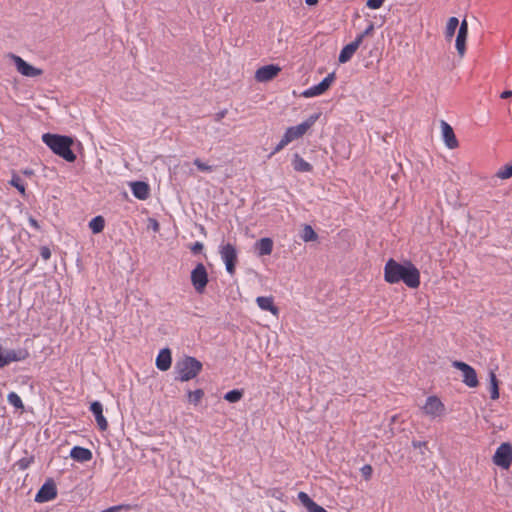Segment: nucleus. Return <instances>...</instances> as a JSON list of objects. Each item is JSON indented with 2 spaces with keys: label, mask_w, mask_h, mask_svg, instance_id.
Masks as SVG:
<instances>
[{
  "label": "nucleus",
  "mask_w": 512,
  "mask_h": 512,
  "mask_svg": "<svg viewBox=\"0 0 512 512\" xmlns=\"http://www.w3.org/2000/svg\"><path fill=\"white\" fill-rule=\"evenodd\" d=\"M384 280L389 284L403 282L409 288L415 289L420 285V272L411 261L399 263L390 258L384 266Z\"/></svg>",
  "instance_id": "nucleus-1"
},
{
  "label": "nucleus",
  "mask_w": 512,
  "mask_h": 512,
  "mask_svg": "<svg viewBox=\"0 0 512 512\" xmlns=\"http://www.w3.org/2000/svg\"><path fill=\"white\" fill-rule=\"evenodd\" d=\"M42 141L53 151V153L60 156L64 160L68 162L75 161L76 155L71 150L73 141L70 137L45 133L42 135Z\"/></svg>",
  "instance_id": "nucleus-2"
},
{
  "label": "nucleus",
  "mask_w": 512,
  "mask_h": 512,
  "mask_svg": "<svg viewBox=\"0 0 512 512\" xmlns=\"http://www.w3.org/2000/svg\"><path fill=\"white\" fill-rule=\"evenodd\" d=\"M202 370V363L192 356H185L175 364L176 380L186 382L194 379Z\"/></svg>",
  "instance_id": "nucleus-3"
},
{
  "label": "nucleus",
  "mask_w": 512,
  "mask_h": 512,
  "mask_svg": "<svg viewBox=\"0 0 512 512\" xmlns=\"http://www.w3.org/2000/svg\"><path fill=\"white\" fill-rule=\"evenodd\" d=\"M219 254L225 264L227 273L231 276L234 275L238 257L236 247L231 243H222L219 246Z\"/></svg>",
  "instance_id": "nucleus-4"
},
{
  "label": "nucleus",
  "mask_w": 512,
  "mask_h": 512,
  "mask_svg": "<svg viewBox=\"0 0 512 512\" xmlns=\"http://www.w3.org/2000/svg\"><path fill=\"white\" fill-rule=\"evenodd\" d=\"M318 118L319 114H313L302 123L296 126L288 127L284 133V136L287 138L289 142H292L302 137L307 132V130L314 125Z\"/></svg>",
  "instance_id": "nucleus-5"
},
{
  "label": "nucleus",
  "mask_w": 512,
  "mask_h": 512,
  "mask_svg": "<svg viewBox=\"0 0 512 512\" xmlns=\"http://www.w3.org/2000/svg\"><path fill=\"white\" fill-rule=\"evenodd\" d=\"M190 278L195 291L202 294L208 283V273L205 266L202 263H198L191 271Z\"/></svg>",
  "instance_id": "nucleus-6"
},
{
  "label": "nucleus",
  "mask_w": 512,
  "mask_h": 512,
  "mask_svg": "<svg viewBox=\"0 0 512 512\" xmlns=\"http://www.w3.org/2000/svg\"><path fill=\"white\" fill-rule=\"evenodd\" d=\"M422 409L424 414L432 420L445 414V405L437 396L427 397Z\"/></svg>",
  "instance_id": "nucleus-7"
},
{
  "label": "nucleus",
  "mask_w": 512,
  "mask_h": 512,
  "mask_svg": "<svg viewBox=\"0 0 512 512\" xmlns=\"http://www.w3.org/2000/svg\"><path fill=\"white\" fill-rule=\"evenodd\" d=\"M493 463L502 469H508L512 463V446L502 443L493 455Z\"/></svg>",
  "instance_id": "nucleus-8"
},
{
  "label": "nucleus",
  "mask_w": 512,
  "mask_h": 512,
  "mask_svg": "<svg viewBox=\"0 0 512 512\" xmlns=\"http://www.w3.org/2000/svg\"><path fill=\"white\" fill-rule=\"evenodd\" d=\"M452 366L462 372V381L470 388L478 385V378L475 369L462 361H454Z\"/></svg>",
  "instance_id": "nucleus-9"
},
{
  "label": "nucleus",
  "mask_w": 512,
  "mask_h": 512,
  "mask_svg": "<svg viewBox=\"0 0 512 512\" xmlns=\"http://www.w3.org/2000/svg\"><path fill=\"white\" fill-rule=\"evenodd\" d=\"M29 356V352L26 349H11L4 350L0 346V368L10 364L11 362L23 361Z\"/></svg>",
  "instance_id": "nucleus-10"
},
{
  "label": "nucleus",
  "mask_w": 512,
  "mask_h": 512,
  "mask_svg": "<svg viewBox=\"0 0 512 512\" xmlns=\"http://www.w3.org/2000/svg\"><path fill=\"white\" fill-rule=\"evenodd\" d=\"M335 80V73H329L320 83L313 85L302 92V96L305 98H312L322 95L326 92L333 81Z\"/></svg>",
  "instance_id": "nucleus-11"
},
{
  "label": "nucleus",
  "mask_w": 512,
  "mask_h": 512,
  "mask_svg": "<svg viewBox=\"0 0 512 512\" xmlns=\"http://www.w3.org/2000/svg\"><path fill=\"white\" fill-rule=\"evenodd\" d=\"M10 58L13 61L17 71L26 77H37L42 75L43 71L37 67L30 65L20 56L15 54H10Z\"/></svg>",
  "instance_id": "nucleus-12"
},
{
  "label": "nucleus",
  "mask_w": 512,
  "mask_h": 512,
  "mask_svg": "<svg viewBox=\"0 0 512 512\" xmlns=\"http://www.w3.org/2000/svg\"><path fill=\"white\" fill-rule=\"evenodd\" d=\"M281 68L275 64H269L258 68L255 72V79L260 83H265L275 78Z\"/></svg>",
  "instance_id": "nucleus-13"
},
{
  "label": "nucleus",
  "mask_w": 512,
  "mask_h": 512,
  "mask_svg": "<svg viewBox=\"0 0 512 512\" xmlns=\"http://www.w3.org/2000/svg\"><path fill=\"white\" fill-rule=\"evenodd\" d=\"M57 496V489L52 481L45 482L35 495V501L44 503L53 500Z\"/></svg>",
  "instance_id": "nucleus-14"
},
{
  "label": "nucleus",
  "mask_w": 512,
  "mask_h": 512,
  "mask_svg": "<svg viewBox=\"0 0 512 512\" xmlns=\"http://www.w3.org/2000/svg\"><path fill=\"white\" fill-rule=\"evenodd\" d=\"M90 411L94 415L98 428L105 431L108 428V422L103 414V405L99 401H94L90 405Z\"/></svg>",
  "instance_id": "nucleus-15"
},
{
  "label": "nucleus",
  "mask_w": 512,
  "mask_h": 512,
  "mask_svg": "<svg viewBox=\"0 0 512 512\" xmlns=\"http://www.w3.org/2000/svg\"><path fill=\"white\" fill-rule=\"evenodd\" d=\"M441 128H442V136L443 140L446 144V146L449 149H454L458 147V140L455 136V133L452 129V127L445 121L441 122Z\"/></svg>",
  "instance_id": "nucleus-16"
},
{
  "label": "nucleus",
  "mask_w": 512,
  "mask_h": 512,
  "mask_svg": "<svg viewBox=\"0 0 512 512\" xmlns=\"http://www.w3.org/2000/svg\"><path fill=\"white\" fill-rule=\"evenodd\" d=\"M298 500L306 508L307 512H327L325 508L318 505L306 492H299Z\"/></svg>",
  "instance_id": "nucleus-17"
},
{
  "label": "nucleus",
  "mask_w": 512,
  "mask_h": 512,
  "mask_svg": "<svg viewBox=\"0 0 512 512\" xmlns=\"http://www.w3.org/2000/svg\"><path fill=\"white\" fill-rule=\"evenodd\" d=\"M70 457L77 462L85 463L93 458V454L88 448L74 446L70 451Z\"/></svg>",
  "instance_id": "nucleus-18"
},
{
  "label": "nucleus",
  "mask_w": 512,
  "mask_h": 512,
  "mask_svg": "<svg viewBox=\"0 0 512 512\" xmlns=\"http://www.w3.org/2000/svg\"><path fill=\"white\" fill-rule=\"evenodd\" d=\"M131 192L139 200H145L149 197V185L143 181H134L130 183Z\"/></svg>",
  "instance_id": "nucleus-19"
},
{
  "label": "nucleus",
  "mask_w": 512,
  "mask_h": 512,
  "mask_svg": "<svg viewBox=\"0 0 512 512\" xmlns=\"http://www.w3.org/2000/svg\"><path fill=\"white\" fill-rule=\"evenodd\" d=\"M256 303L261 310L269 311L274 316L279 315V309L277 306H275L272 296H258L256 298Z\"/></svg>",
  "instance_id": "nucleus-20"
},
{
  "label": "nucleus",
  "mask_w": 512,
  "mask_h": 512,
  "mask_svg": "<svg viewBox=\"0 0 512 512\" xmlns=\"http://www.w3.org/2000/svg\"><path fill=\"white\" fill-rule=\"evenodd\" d=\"M172 364L171 351L168 348L161 349L156 357V367L160 371H167Z\"/></svg>",
  "instance_id": "nucleus-21"
},
{
  "label": "nucleus",
  "mask_w": 512,
  "mask_h": 512,
  "mask_svg": "<svg viewBox=\"0 0 512 512\" xmlns=\"http://www.w3.org/2000/svg\"><path fill=\"white\" fill-rule=\"evenodd\" d=\"M255 249L259 256L270 255L273 250V241L271 238L264 237L255 243Z\"/></svg>",
  "instance_id": "nucleus-22"
},
{
  "label": "nucleus",
  "mask_w": 512,
  "mask_h": 512,
  "mask_svg": "<svg viewBox=\"0 0 512 512\" xmlns=\"http://www.w3.org/2000/svg\"><path fill=\"white\" fill-rule=\"evenodd\" d=\"M292 165L297 172H311L313 170L312 165L304 160L299 154H294Z\"/></svg>",
  "instance_id": "nucleus-23"
},
{
  "label": "nucleus",
  "mask_w": 512,
  "mask_h": 512,
  "mask_svg": "<svg viewBox=\"0 0 512 512\" xmlns=\"http://www.w3.org/2000/svg\"><path fill=\"white\" fill-rule=\"evenodd\" d=\"M356 50L357 49L351 43L345 45L340 51L338 61L342 64L348 62L353 57Z\"/></svg>",
  "instance_id": "nucleus-24"
},
{
  "label": "nucleus",
  "mask_w": 512,
  "mask_h": 512,
  "mask_svg": "<svg viewBox=\"0 0 512 512\" xmlns=\"http://www.w3.org/2000/svg\"><path fill=\"white\" fill-rule=\"evenodd\" d=\"M459 25V20L456 17H450L446 24L445 38L451 40L455 34V31Z\"/></svg>",
  "instance_id": "nucleus-25"
},
{
  "label": "nucleus",
  "mask_w": 512,
  "mask_h": 512,
  "mask_svg": "<svg viewBox=\"0 0 512 512\" xmlns=\"http://www.w3.org/2000/svg\"><path fill=\"white\" fill-rule=\"evenodd\" d=\"M105 226V220L102 216H96L89 222V228L94 234H98L103 231Z\"/></svg>",
  "instance_id": "nucleus-26"
},
{
  "label": "nucleus",
  "mask_w": 512,
  "mask_h": 512,
  "mask_svg": "<svg viewBox=\"0 0 512 512\" xmlns=\"http://www.w3.org/2000/svg\"><path fill=\"white\" fill-rule=\"evenodd\" d=\"M489 382H490V397L493 400L499 398V388H498V380L496 374L491 371L489 373Z\"/></svg>",
  "instance_id": "nucleus-27"
},
{
  "label": "nucleus",
  "mask_w": 512,
  "mask_h": 512,
  "mask_svg": "<svg viewBox=\"0 0 512 512\" xmlns=\"http://www.w3.org/2000/svg\"><path fill=\"white\" fill-rule=\"evenodd\" d=\"M467 36L468 35L460 34V33H457V36H456L455 47H456V50L461 58L465 55V52H466Z\"/></svg>",
  "instance_id": "nucleus-28"
},
{
  "label": "nucleus",
  "mask_w": 512,
  "mask_h": 512,
  "mask_svg": "<svg viewBox=\"0 0 512 512\" xmlns=\"http://www.w3.org/2000/svg\"><path fill=\"white\" fill-rule=\"evenodd\" d=\"M301 238L304 242H310L317 240L318 236L310 225H305L301 233Z\"/></svg>",
  "instance_id": "nucleus-29"
},
{
  "label": "nucleus",
  "mask_w": 512,
  "mask_h": 512,
  "mask_svg": "<svg viewBox=\"0 0 512 512\" xmlns=\"http://www.w3.org/2000/svg\"><path fill=\"white\" fill-rule=\"evenodd\" d=\"M204 396L202 389H196L194 391H188V401L193 405H198Z\"/></svg>",
  "instance_id": "nucleus-30"
},
{
  "label": "nucleus",
  "mask_w": 512,
  "mask_h": 512,
  "mask_svg": "<svg viewBox=\"0 0 512 512\" xmlns=\"http://www.w3.org/2000/svg\"><path fill=\"white\" fill-rule=\"evenodd\" d=\"M242 396H243V392L241 390L233 389V390L228 391L224 395V399L230 403H236L242 398Z\"/></svg>",
  "instance_id": "nucleus-31"
},
{
  "label": "nucleus",
  "mask_w": 512,
  "mask_h": 512,
  "mask_svg": "<svg viewBox=\"0 0 512 512\" xmlns=\"http://www.w3.org/2000/svg\"><path fill=\"white\" fill-rule=\"evenodd\" d=\"M10 184L15 187L22 195H25V184L20 176L14 174L10 180Z\"/></svg>",
  "instance_id": "nucleus-32"
},
{
  "label": "nucleus",
  "mask_w": 512,
  "mask_h": 512,
  "mask_svg": "<svg viewBox=\"0 0 512 512\" xmlns=\"http://www.w3.org/2000/svg\"><path fill=\"white\" fill-rule=\"evenodd\" d=\"M7 400L9 402V404H11L12 406H14L15 408H23V402H22V399L21 397L15 393V392H10L8 395H7Z\"/></svg>",
  "instance_id": "nucleus-33"
},
{
  "label": "nucleus",
  "mask_w": 512,
  "mask_h": 512,
  "mask_svg": "<svg viewBox=\"0 0 512 512\" xmlns=\"http://www.w3.org/2000/svg\"><path fill=\"white\" fill-rule=\"evenodd\" d=\"M496 176L500 179H508V178L512 177V163L501 167L497 171Z\"/></svg>",
  "instance_id": "nucleus-34"
},
{
  "label": "nucleus",
  "mask_w": 512,
  "mask_h": 512,
  "mask_svg": "<svg viewBox=\"0 0 512 512\" xmlns=\"http://www.w3.org/2000/svg\"><path fill=\"white\" fill-rule=\"evenodd\" d=\"M194 165L201 171H204V172H212L213 171V166L211 165H208L204 162H202L200 159H195L194 160Z\"/></svg>",
  "instance_id": "nucleus-35"
},
{
  "label": "nucleus",
  "mask_w": 512,
  "mask_h": 512,
  "mask_svg": "<svg viewBox=\"0 0 512 512\" xmlns=\"http://www.w3.org/2000/svg\"><path fill=\"white\" fill-rule=\"evenodd\" d=\"M290 142L287 140V138L283 135L280 142L275 146L274 150L271 152L270 156L278 153L281 151L285 146H287Z\"/></svg>",
  "instance_id": "nucleus-36"
},
{
  "label": "nucleus",
  "mask_w": 512,
  "mask_h": 512,
  "mask_svg": "<svg viewBox=\"0 0 512 512\" xmlns=\"http://www.w3.org/2000/svg\"><path fill=\"white\" fill-rule=\"evenodd\" d=\"M360 471L365 480H369L373 473L372 466L369 464L362 466Z\"/></svg>",
  "instance_id": "nucleus-37"
},
{
  "label": "nucleus",
  "mask_w": 512,
  "mask_h": 512,
  "mask_svg": "<svg viewBox=\"0 0 512 512\" xmlns=\"http://www.w3.org/2000/svg\"><path fill=\"white\" fill-rule=\"evenodd\" d=\"M384 1L385 0H368L366 5L370 9H378V8H380L383 5Z\"/></svg>",
  "instance_id": "nucleus-38"
},
{
  "label": "nucleus",
  "mask_w": 512,
  "mask_h": 512,
  "mask_svg": "<svg viewBox=\"0 0 512 512\" xmlns=\"http://www.w3.org/2000/svg\"><path fill=\"white\" fill-rule=\"evenodd\" d=\"M40 255H41V257H42L45 261L49 260V259H50V257H51V251H50V248H49V247H47V246H42V247L40 248Z\"/></svg>",
  "instance_id": "nucleus-39"
},
{
  "label": "nucleus",
  "mask_w": 512,
  "mask_h": 512,
  "mask_svg": "<svg viewBox=\"0 0 512 512\" xmlns=\"http://www.w3.org/2000/svg\"><path fill=\"white\" fill-rule=\"evenodd\" d=\"M458 33L468 35V23L466 19H463L462 22L458 25Z\"/></svg>",
  "instance_id": "nucleus-40"
},
{
  "label": "nucleus",
  "mask_w": 512,
  "mask_h": 512,
  "mask_svg": "<svg viewBox=\"0 0 512 512\" xmlns=\"http://www.w3.org/2000/svg\"><path fill=\"white\" fill-rule=\"evenodd\" d=\"M204 248V245L197 241L195 242L191 247H190V250L192 251V253L194 254H197V253H200Z\"/></svg>",
  "instance_id": "nucleus-41"
},
{
  "label": "nucleus",
  "mask_w": 512,
  "mask_h": 512,
  "mask_svg": "<svg viewBox=\"0 0 512 512\" xmlns=\"http://www.w3.org/2000/svg\"><path fill=\"white\" fill-rule=\"evenodd\" d=\"M123 508H128V506H125V505H115V506H111V507H109L107 509H104L101 512H118V511L122 510Z\"/></svg>",
  "instance_id": "nucleus-42"
},
{
  "label": "nucleus",
  "mask_w": 512,
  "mask_h": 512,
  "mask_svg": "<svg viewBox=\"0 0 512 512\" xmlns=\"http://www.w3.org/2000/svg\"><path fill=\"white\" fill-rule=\"evenodd\" d=\"M363 39H364L363 35L359 34V35L356 36L354 41L351 42V44L354 45V47L356 49H358L359 46L361 45V43L363 42Z\"/></svg>",
  "instance_id": "nucleus-43"
},
{
  "label": "nucleus",
  "mask_w": 512,
  "mask_h": 512,
  "mask_svg": "<svg viewBox=\"0 0 512 512\" xmlns=\"http://www.w3.org/2000/svg\"><path fill=\"white\" fill-rule=\"evenodd\" d=\"M412 446L414 448H419V449H426L427 448V442L425 441H413L412 442Z\"/></svg>",
  "instance_id": "nucleus-44"
},
{
  "label": "nucleus",
  "mask_w": 512,
  "mask_h": 512,
  "mask_svg": "<svg viewBox=\"0 0 512 512\" xmlns=\"http://www.w3.org/2000/svg\"><path fill=\"white\" fill-rule=\"evenodd\" d=\"M29 224H30V226H31V227H33L34 229H37V230H38V229H40V226H39V224H38L37 220H36V219H34L33 217H30V218H29Z\"/></svg>",
  "instance_id": "nucleus-45"
},
{
  "label": "nucleus",
  "mask_w": 512,
  "mask_h": 512,
  "mask_svg": "<svg viewBox=\"0 0 512 512\" xmlns=\"http://www.w3.org/2000/svg\"><path fill=\"white\" fill-rule=\"evenodd\" d=\"M374 29V26L373 24H370L362 33L361 35H363V37L369 35Z\"/></svg>",
  "instance_id": "nucleus-46"
},
{
  "label": "nucleus",
  "mask_w": 512,
  "mask_h": 512,
  "mask_svg": "<svg viewBox=\"0 0 512 512\" xmlns=\"http://www.w3.org/2000/svg\"><path fill=\"white\" fill-rule=\"evenodd\" d=\"M226 113H227V110H225V109H224V110H222V111H220V112H218V113H216V115H215V119H216L217 121H220L222 118H224V117H225Z\"/></svg>",
  "instance_id": "nucleus-47"
},
{
  "label": "nucleus",
  "mask_w": 512,
  "mask_h": 512,
  "mask_svg": "<svg viewBox=\"0 0 512 512\" xmlns=\"http://www.w3.org/2000/svg\"><path fill=\"white\" fill-rule=\"evenodd\" d=\"M511 96H512V91H510V90H506V91L502 92L501 95H500V97L502 99H507V98H509Z\"/></svg>",
  "instance_id": "nucleus-48"
},
{
  "label": "nucleus",
  "mask_w": 512,
  "mask_h": 512,
  "mask_svg": "<svg viewBox=\"0 0 512 512\" xmlns=\"http://www.w3.org/2000/svg\"><path fill=\"white\" fill-rule=\"evenodd\" d=\"M29 465V462H27L25 459H21L19 461V467L22 468V469H25L27 468Z\"/></svg>",
  "instance_id": "nucleus-49"
},
{
  "label": "nucleus",
  "mask_w": 512,
  "mask_h": 512,
  "mask_svg": "<svg viewBox=\"0 0 512 512\" xmlns=\"http://www.w3.org/2000/svg\"><path fill=\"white\" fill-rule=\"evenodd\" d=\"M151 222H152V228H153V230H154V231H158V229H159V224H158V222H157L156 220H151Z\"/></svg>",
  "instance_id": "nucleus-50"
},
{
  "label": "nucleus",
  "mask_w": 512,
  "mask_h": 512,
  "mask_svg": "<svg viewBox=\"0 0 512 512\" xmlns=\"http://www.w3.org/2000/svg\"><path fill=\"white\" fill-rule=\"evenodd\" d=\"M305 3L309 6H313L318 3V0H305Z\"/></svg>",
  "instance_id": "nucleus-51"
},
{
  "label": "nucleus",
  "mask_w": 512,
  "mask_h": 512,
  "mask_svg": "<svg viewBox=\"0 0 512 512\" xmlns=\"http://www.w3.org/2000/svg\"><path fill=\"white\" fill-rule=\"evenodd\" d=\"M280 512H285V511H280Z\"/></svg>",
  "instance_id": "nucleus-52"
}]
</instances>
